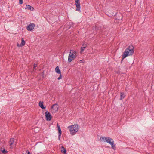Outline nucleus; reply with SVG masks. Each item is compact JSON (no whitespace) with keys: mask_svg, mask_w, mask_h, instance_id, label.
<instances>
[{"mask_svg":"<svg viewBox=\"0 0 154 154\" xmlns=\"http://www.w3.org/2000/svg\"><path fill=\"white\" fill-rule=\"evenodd\" d=\"M68 128L69 129L70 134L72 135L75 134L79 130V127L77 124L69 126Z\"/></svg>","mask_w":154,"mask_h":154,"instance_id":"nucleus-1","label":"nucleus"},{"mask_svg":"<svg viewBox=\"0 0 154 154\" xmlns=\"http://www.w3.org/2000/svg\"><path fill=\"white\" fill-rule=\"evenodd\" d=\"M131 50H130V49H128L127 48L125 49L123 54L122 55L121 62L127 57L128 56L132 55L133 54L134 52V50H133V51L132 52H131Z\"/></svg>","mask_w":154,"mask_h":154,"instance_id":"nucleus-2","label":"nucleus"},{"mask_svg":"<svg viewBox=\"0 0 154 154\" xmlns=\"http://www.w3.org/2000/svg\"><path fill=\"white\" fill-rule=\"evenodd\" d=\"M73 50H70L68 57V61L69 63L71 62L72 60H73L75 58V55L73 54Z\"/></svg>","mask_w":154,"mask_h":154,"instance_id":"nucleus-3","label":"nucleus"},{"mask_svg":"<svg viewBox=\"0 0 154 154\" xmlns=\"http://www.w3.org/2000/svg\"><path fill=\"white\" fill-rule=\"evenodd\" d=\"M75 3L76 5V11H80V0H75Z\"/></svg>","mask_w":154,"mask_h":154,"instance_id":"nucleus-4","label":"nucleus"},{"mask_svg":"<svg viewBox=\"0 0 154 154\" xmlns=\"http://www.w3.org/2000/svg\"><path fill=\"white\" fill-rule=\"evenodd\" d=\"M46 119L47 121H50L52 118V116L48 111H46L45 114Z\"/></svg>","mask_w":154,"mask_h":154,"instance_id":"nucleus-5","label":"nucleus"},{"mask_svg":"<svg viewBox=\"0 0 154 154\" xmlns=\"http://www.w3.org/2000/svg\"><path fill=\"white\" fill-rule=\"evenodd\" d=\"M35 26V24L31 23L27 26L26 29L28 31H31L34 29Z\"/></svg>","mask_w":154,"mask_h":154,"instance_id":"nucleus-6","label":"nucleus"},{"mask_svg":"<svg viewBox=\"0 0 154 154\" xmlns=\"http://www.w3.org/2000/svg\"><path fill=\"white\" fill-rule=\"evenodd\" d=\"M57 127L58 128V133H59V135H58V139L59 140H60V137L61 134H62V131L61 130L60 128L59 125L58 123H57Z\"/></svg>","mask_w":154,"mask_h":154,"instance_id":"nucleus-7","label":"nucleus"},{"mask_svg":"<svg viewBox=\"0 0 154 154\" xmlns=\"http://www.w3.org/2000/svg\"><path fill=\"white\" fill-rule=\"evenodd\" d=\"M53 109L55 111H57L58 110V105L57 103L53 105L51 107V109Z\"/></svg>","mask_w":154,"mask_h":154,"instance_id":"nucleus-8","label":"nucleus"},{"mask_svg":"<svg viewBox=\"0 0 154 154\" xmlns=\"http://www.w3.org/2000/svg\"><path fill=\"white\" fill-rule=\"evenodd\" d=\"M87 43L85 42L83 43L81 48V50L80 51V53H82L85 49L87 47Z\"/></svg>","mask_w":154,"mask_h":154,"instance_id":"nucleus-9","label":"nucleus"},{"mask_svg":"<svg viewBox=\"0 0 154 154\" xmlns=\"http://www.w3.org/2000/svg\"><path fill=\"white\" fill-rule=\"evenodd\" d=\"M106 140L105 142H106L110 144H111L114 142V141L113 139L109 137H106Z\"/></svg>","mask_w":154,"mask_h":154,"instance_id":"nucleus-10","label":"nucleus"},{"mask_svg":"<svg viewBox=\"0 0 154 154\" xmlns=\"http://www.w3.org/2000/svg\"><path fill=\"white\" fill-rule=\"evenodd\" d=\"M14 141V138H11L10 139L9 143V146L10 148H12V145L13 144Z\"/></svg>","mask_w":154,"mask_h":154,"instance_id":"nucleus-11","label":"nucleus"},{"mask_svg":"<svg viewBox=\"0 0 154 154\" xmlns=\"http://www.w3.org/2000/svg\"><path fill=\"white\" fill-rule=\"evenodd\" d=\"M39 106L42 109H44L46 108L45 106H44L43 102L40 101L39 103Z\"/></svg>","mask_w":154,"mask_h":154,"instance_id":"nucleus-12","label":"nucleus"},{"mask_svg":"<svg viewBox=\"0 0 154 154\" xmlns=\"http://www.w3.org/2000/svg\"><path fill=\"white\" fill-rule=\"evenodd\" d=\"M25 9H28V10H30L31 11H33L34 10V8L29 5H26V7L25 8Z\"/></svg>","mask_w":154,"mask_h":154,"instance_id":"nucleus-13","label":"nucleus"},{"mask_svg":"<svg viewBox=\"0 0 154 154\" xmlns=\"http://www.w3.org/2000/svg\"><path fill=\"white\" fill-rule=\"evenodd\" d=\"M55 70L56 72L58 74H60L61 73V71L59 69V67L58 66H57L55 68Z\"/></svg>","mask_w":154,"mask_h":154,"instance_id":"nucleus-14","label":"nucleus"},{"mask_svg":"<svg viewBox=\"0 0 154 154\" xmlns=\"http://www.w3.org/2000/svg\"><path fill=\"white\" fill-rule=\"evenodd\" d=\"M38 65V63L37 62H35L33 66V71L34 72H35V70H36V67Z\"/></svg>","mask_w":154,"mask_h":154,"instance_id":"nucleus-15","label":"nucleus"},{"mask_svg":"<svg viewBox=\"0 0 154 154\" xmlns=\"http://www.w3.org/2000/svg\"><path fill=\"white\" fill-rule=\"evenodd\" d=\"M25 44V42L24 41L23 38H22L21 39V42L20 44V46H23Z\"/></svg>","mask_w":154,"mask_h":154,"instance_id":"nucleus-16","label":"nucleus"},{"mask_svg":"<svg viewBox=\"0 0 154 154\" xmlns=\"http://www.w3.org/2000/svg\"><path fill=\"white\" fill-rule=\"evenodd\" d=\"M61 148L62 149L61 150V152L64 154H66V150L65 148L62 146Z\"/></svg>","mask_w":154,"mask_h":154,"instance_id":"nucleus-17","label":"nucleus"},{"mask_svg":"<svg viewBox=\"0 0 154 154\" xmlns=\"http://www.w3.org/2000/svg\"><path fill=\"white\" fill-rule=\"evenodd\" d=\"M128 49H129L130 50H131V52L133 51V50L134 49V47L132 45H131L128 46L127 48Z\"/></svg>","mask_w":154,"mask_h":154,"instance_id":"nucleus-18","label":"nucleus"},{"mask_svg":"<svg viewBox=\"0 0 154 154\" xmlns=\"http://www.w3.org/2000/svg\"><path fill=\"white\" fill-rule=\"evenodd\" d=\"M125 95L124 94V93L123 92H121V93L120 97L121 98H120V100H122V99H124L125 97Z\"/></svg>","mask_w":154,"mask_h":154,"instance_id":"nucleus-19","label":"nucleus"},{"mask_svg":"<svg viewBox=\"0 0 154 154\" xmlns=\"http://www.w3.org/2000/svg\"><path fill=\"white\" fill-rule=\"evenodd\" d=\"M106 137H102L100 138V140L101 141H104V142H105L106 140Z\"/></svg>","mask_w":154,"mask_h":154,"instance_id":"nucleus-20","label":"nucleus"},{"mask_svg":"<svg viewBox=\"0 0 154 154\" xmlns=\"http://www.w3.org/2000/svg\"><path fill=\"white\" fill-rule=\"evenodd\" d=\"M111 145L112 146V148L114 149H115L116 148V147L115 145L114 144V142H113L112 144H111Z\"/></svg>","mask_w":154,"mask_h":154,"instance_id":"nucleus-21","label":"nucleus"},{"mask_svg":"<svg viewBox=\"0 0 154 154\" xmlns=\"http://www.w3.org/2000/svg\"><path fill=\"white\" fill-rule=\"evenodd\" d=\"M2 152L4 154H6L8 152V151L6 150L5 149H3V150H2Z\"/></svg>","mask_w":154,"mask_h":154,"instance_id":"nucleus-22","label":"nucleus"},{"mask_svg":"<svg viewBox=\"0 0 154 154\" xmlns=\"http://www.w3.org/2000/svg\"><path fill=\"white\" fill-rule=\"evenodd\" d=\"M60 74V76H59V77L57 78L58 80H60V79H61L62 77V76L61 74V73H60V74Z\"/></svg>","mask_w":154,"mask_h":154,"instance_id":"nucleus-23","label":"nucleus"},{"mask_svg":"<svg viewBox=\"0 0 154 154\" xmlns=\"http://www.w3.org/2000/svg\"><path fill=\"white\" fill-rule=\"evenodd\" d=\"M73 54L75 55V57H76L77 56V55H76L77 52H76V51H73Z\"/></svg>","mask_w":154,"mask_h":154,"instance_id":"nucleus-24","label":"nucleus"},{"mask_svg":"<svg viewBox=\"0 0 154 154\" xmlns=\"http://www.w3.org/2000/svg\"><path fill=\"white\" fill-rule=\"evenodd\" d=\"M19 3L20 4H22L23 3V0H19Z\"/></svg>","mask_w":154,"mask_h":154,"instance_id":"nucleus-25","label":"nucleus"},{"mask_svg":"<svg viewBox=\"0 0 154 154\" xmlns=\"http://www.w3.org/2000/svg\"><path fill=\"white\" fill-rule=\"evenodd\" d=\"M26 154H31L29 150H27L26 151Z\"/></svg>","mask_w":154,"mask_h":154,"instance_id":"nucleus-26","label":"nucleus"},{"mask_svg":"<svg viewBox=\"0 0 154 154\" xmlns=\"http://www.w3.org/2000/svg\"><path fill=\"white\" fill-rule=\"evenodd\" d=\"M96 27H97V26H94V28L95 29H96Z\"/></svg>","mask_w":154,"mask_h":154,"instance_id":"nucleus-27","label":"nucleus"},{"mask_svg":"<svg viewBox=\"0 0 154 154\" xmlns=\"http://www.w3.org/2000/svg\"><path fill=\"white\" fill-rule=\"evenodd\" d=\"M82 60H80V63H81L82 62Z\"/></svg>","mask_w":154,"mask_h":154,"instance_id":"nucleus-28","label":"nucleus"},{"mask_svg":"<svg viewBox=\"0 0 154 154\" xmlns=\"http://www.w3.org/2000/svg\"><path fill=\"white\" fill-rule=\"evenodd\" d=\"M118 19V20H120V19Z\"/></svg>","mask_w":154,"mask_h":154,"instance_id":"nucleus-29","label":"nucleus"},{"mask_svg":"<svg viewBox=\"0 0 154 154\" xmlns=\"http://www.w3.org/2000/svg\"><path fill=\"white\" fill-rule=\"evenodd\" d=\"M122 17H121V19H122Z\"/></svg>","mask_w":154,"mask_h":154,"instance_id":"nucleus-30","label":"nucleus"},{"mask_svg":"<svg viewBox=\"0 0 154 154\" xmlns=\"http://www.w3.org/2000/svg\"><path fill=\"white\" fill-rule=\"evenodd\" d=\"M42 73H43V74H44V72H42Z\"/></svg>","mask_w":154,"mask_h":154,"instance_id":"nucleus-31","label":"nucleus"}]
</instances>
